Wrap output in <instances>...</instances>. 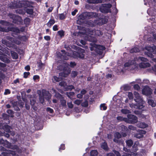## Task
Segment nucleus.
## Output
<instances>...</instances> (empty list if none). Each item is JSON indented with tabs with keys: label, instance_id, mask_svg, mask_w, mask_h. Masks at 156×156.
I'll return each mask as SVG.
<instances>
[{
	"label": "nucleus",
	"instance_id": "f257e3e1",
	"mask_svg": "<svg viewBox=\"0 0 156 156\" xmlns=\"http://www.w3.org/2000/svg\"><path fill=\"white\" fill-rule=\"evenodd\" d=\"M144 62H146L148 61V59L144 57H140L134 58L133 60H129L127 62L125 63L124 65V68L123 69H119V67L118 68V72H123L124 70L127 69L126 68L132 67L133 69H137L138 66V62H140V61Z\"/></svg>",
	"mask_w": 156,
	"mask_h": 156
},
{
	"label": "nucleus",
	"instance_id": "f03ea898",
	"mask_svg": "<svg viewBox=\"0 0 156 156\" xmlns=\"http://www.w3.org/2000/svg\"><path fill=\"white\" fill-rule=\"evenodd\" d=\"M102 34V33L99 30L88 29L86 32L83 34L82 37L85 40L94 42L96 41L95 36H100Z\"/></svg>",
	"mask_w": 156,
	"mask_h": 156
},
{
	"label": "nucleus",
	"instance_id": "7ed1b4c3",
	"mask_svg": "<svg viewBox=\"0 0 156 156\" xmlns=\"http://www.w3.org/2000/svg\"><path fill=\"white\" fill-rule=\"evenodd\" d=\"M78 52L74 51L70 52V55H69V53H65V51L64 50L61 51L63 54L60 57L61 59L64 60H67L69 59V56L75 58H82L84 57V53L85 52L84 50L82 48H79L78 49Z\"/></svg>",
	"mask_w": 156,
	"mask_h": 156
},
{
	"label": "nucleus",
	"instance_id": "20e7f679",
	"mask_svg": "<svg viewBox=\"0 0 156 156\" xmlns=\"http://www.w3.org/2000/svg\"><path fill=\"white\" fill-rule=\"evenodd\" d=\"M29 2L26 0H21L19 2H17L13 4L12 6H9L12 8H15L23 7V10L22 11L18 12H17L20 14H23L24 11H26L27 13L30 14H32L33 13V10L32 9H26V8L29 6Z\"/></svg>",
	"mask_w": 156,
	"mask_h": 156
},
{
	"label": "nucleus",
	"instance_id": "39448f33",
	"mask_svg": "<svg viewBox=\"0 0 156 156\" xmlns=\"http://www.w3.org/2000/svg\"><path fill=\"white\" fill-rule=\"evenodd\" d=\"M69 65L68 64L65 62L62 66H60L58 67V69L60 70H63V72L59 73V76H61L59 78L56 76H54L52 80L53 82H58L62 79H63V77H65L69 75L70 72V70L69 68Z\"/></svg>",
	"mask_w": 156,
	"mask_h": 156
},
{
	"label": "nucleus",
	"instance_id": "423d86ee",
	"mask_svg": "<svg viewBox=\"0 0 156 156\" xmlns=\"http://www.w3.org/2000/svg\"><path fill=\"white\" fill-rule=\"evenodd\" d=\"M134 94L135 98L134 101L136 102V104H130V106L131 108H134L137 109H140L143 108V101L141 97L139 94L136 92H134Z\"/></svg>",
	"mask_w": 156,
	"mask_h": 156
},
{
	"label": "nucleus",
	"instance_id": "0eeeda50",
	"mask_svg": "<svg viewBox=\"0 0 156 156\" xmlns=\"http://www.w3.org/2000/svg\"><path fill=\"white\" fill-rule=\"evenodd\" d=\"M144 50L147 51H144L145 54L151 58L152 62H156V58H154V55L152 54V53L156 54V46L151 47L149 45H147L145 47Z\"/></svg>",
	"mask_w": 156,
	"mask_h": 156
},
{
	"label": "nucleus",
	"instance_id": "6e6552de",
	"mask_svg": "<svg viewBox=\"0 0 156 156\" xmlns=\"http://www.w3.org/2000/svg\"><path fill=\"white\" fill-rule=\"evenodd\" d=\"M0 23L2 26H6V27L5 28L3 27L0 26V31L8 32V31H13L16 33H19L20 32V30L16 27H9L8 26L9 25V23L6 21L1 20L0 21Z\"/></svg>",
	"mask_w": 156,
	"mask_h": 156
},
{
	"label": "nucleus",
	"instance_id": "1a4fd4ad",
	"mask_svg": "<svg viewBox=\"0 0 156 156\" xmlns=\"http://www.w3.org/2000/svg\"><path fill=\"white\" fill-rule=\"evenodd\" d=\"M8 40H2V43L5 45L9 47H14V44L12 43H11L9 42L10 41L12 43H14L17 44H20V41L18 40H16V39L13 37H10L9 39H8Z\"/></svg>",
	"mask_w": 156,
	"mask_h": 156
},
{
	"label": "nucleus",
	"instance_id": "9d476101",
	"mask_svg": "<svg viewBox=\"0 0 156 156\" xmlns=\"http://www.w3.org/2000/svg\"><path fill=\"white\" fill-rule=\"evenodd\" d=\"M93 14L92 12H85L80 15L78 17V20L77 23H78L79 22H80L81 23H83L84 22V20L87 18L89 17Z\"/></svg>",
	"mask_w": 156,
	"mask_h": 156
},
{
	"label": "nucleus",
	"instance_id": "9b49d317",
	"mask_svg": "<svg viewBox=\"0 0 156 156\" xmlns=\"http://www.w3.org/2000/svg\"><path fill=\"white\" fill-rule=\"evenodd\" d=\"M42 93L43 96L40 95L39 99L41 103L43 104L44 101V98L47 100H49L51 98V95L50 93L44 90H42Z\"/></svg>",
	"mask_w": 156,
	"mask_h": 156
},
{
	"label": "nucleus",
	"instance_id": "f8f14e48",
	"mask_svg": "<svg viewBox=\"0 0 156 156\" xmlns=\"http://www.w3.org/2000/svg\"><path fill=\"white\" fill-rule=\"evenodd\" d=\"M53 90V92L55 93V97H56L57 98L60 99V106L65 108L66 107V101L63 98L61 94L58 93H56L55 90Z\"/></svg>",
	"mask_w": 156,
	"mask_h": 156
},
{
	"label": "nucleus",
	"instance_id": "ddd939ff",
	"mask_svg": "<svg viewBox=\"0 0 156 156\" xmlns=\"http://www.w3.org/2000/svg\"><path fill=\"white\" fill-rule=\"evenodd\" d=\"M0 143L4 144V145L5 147L14 150H16L18 149V147L17 146L15 145H12L11 143H9L6 140L4 141L3 139H1L0 140Z\"/></svg>",
	"mask_w": 156,
	"mask_h": 156
},
{
	"label": "nucleus",
	"instance_id": "4468645a",
	"mask_svg": "<svg viewBox=\"0 0 156 156\" xmlns=\"http://www.w3.org/2000/svg\"><path fill=\"white\" fill-rule=\"evenodd\" d=\"M0 156H18L15 151L11 150H6L2 153Z\"/></svg>",
	"mask_w": 156,
	"mask_h": 156
},
{
	"label": "nucleus",
	"instance_id": "2eb2a0df",
	"mask_svg": "<svg viewBox=\"0 0 156 156\" xmlns=\"http://www.w3.org/2000/svg\"><path fill=\"white\" fill-rule=\"evenodd\" d=\"M112 5L110 4H104L100 8V10L101 12L104 13H108L110 12V8Z\"/></svg>",
	"mask_w": 156,
	"mask_h": 156
},
{
	"label": "nucleus",
	"instance_id": "dca6fc26",
	"mask_svg": "<svg viewBox=\"0 0 156 156\" xmlns=\"http://www.w3.org/2000/svg\"><path fill=\"white\" fill-rule=\"evenodd\" d=\"M152 93V90L147 86H144L142 90L143 94L146 96L150 95Z\"/></svg>",
	"mask_w": 156,
	"mask_h": 156
},
{
	"label": "nucleus",
	"instance_id": "f3484780",
	"mask_svg": "<svg viewBox=\"0 0 156 156\" xmlns=\"http://www.w3.org/2000/svg\"><path fill=\"white\" fill-rule=\"evenodd\" d=\"M90 44L91 46V47H90V50L91 51L93 50L97 51V49H98L101 50H104L105 49V47L103 46H101L99 45H96L94 43H91Z\"/></svg>",
	"mask_w": 156,
	"mask_h": 156
},
{
	"label": "nucleus",
	"instance_id": "a211bd4d",
	"mask_svg": "<svg viewBox=\"0 0 156 156\" xmlns=\"http://www.w3.org/2000/svg\"><path fill=\"white\" fill-rule=\"evenodd\" d=\"M128 119H127V121L128 122H130L131 123H135L137 121V117L134 115L129 114L127 115Z\"/></svg>",
	"mask_w": 156,
	"mask_h": 156
},
{
	"label": "nucleus",
	"instance_id": "6ab92c4d",
	"mask_svg": "<svg viewBox=\"0 0 156 156\" xmlns=\"http://www.w3.org/2000/svg\"><path fill=\"white\" fill-rule=\"evenodd\" d=\"M59 85L61 86H63L65 87V89L66 90H71L74 88V87L72 85L66 86V84L65 82L62 81L59 83Z\"/></svg>",
	"mask_w": 156,
	"mask_h": 156
},
{
	"label": "nucleus",
	"instance_id": "aec40b11",
	"mask_svg": "<svg viewBox=\"0 0 156 156\" xmlns=\"http://www.w3.org/2000/svg\"><path fill=\"white\" fill-rule=\"evenodd\" d=\"M146 133V132L143 130H140L138 133L134 135V136L138 138H140L143 136Z\"/></svg>",
	"mask_w": 156,
	"mask_h": 156
},
{
	"label": "nucleus",
	"instance_id": "412c9836",
	"mask_svg": "<svg viewBox=\"0 0 156 156\" xmlns=\"http://www.w3.org/2000/svg\"><path fill=\"white\" fill-rule=\"evenodd\" d=\"M151 65L149 62H142L139 64V66L141 68H146L150 67Z\"/></svg>",
	"mask_w": 156,
	"mask_h": 156
},
{
	"label": "nucleus",
	"instance_id": "4be33fe9",
	"mask_svg": "<svg viewBox=\"0 0 156 156\" xmlns=\"http://www.w3.org/2000/svg\"><path fill=\"white\" fill-rule=\"evenodd\" d=\"M124 150L125 152L124 153V154L122 156H132V155H136V154L134 153H131V154H130V152L128 151L127 149L124 148Z\"/></svg>",
	"mask_w": 156,
	"mask_h": 156
},
{
	"label": "nucleus",
	"instance_id": "5701e85b",
	"mask_svg": "<svg viewBox=\"0 0 156 156\" xmlns=\"http://www.w3.org/2000/svg\"><path fill=\"white\" fill-rule=\"evenodd\" d=\"M122 136L119 133L116 132L114 134L115 138L114 139V141L115 142L118 143V140L117 139H119L121 138Z\"/></svg>",
	"mask_w": 156,
	"mask_h": 156
},
{
	"label": "nucleus",
	"instance_id": "b1692460",
	"mask_svg": "<svg viewBox=\"0 0 156 156\" xmlns=\"http://www.w3.org/2000/svg\"><path fill=\"white\" fill-rule=\"evenodd\" d=\"M102 0H87V2L90 3H101Z\"/></svg>",
	"mask_w": 156,
	"mask_h": 156
},
{
	"label": "nucleus",
	"instance_id": "393cba45",
	"mask_svg": "<svg viewBox=\"0 0 156 156\" xmlns=\"http://www.w3.org/2000/svg\"><path fill=\"white\" fill-rule=\"evenodd\" d=\"M147 71L151 73H154L156 74V64L154 65L152 68L147 69Z\"/></svg>",
	"mask_w": 156,
	"mask_h": 156
},
{
	"label": "nucleus",
	"instance_id": "a878e982",
	"mask_svg": "<svg viewBox=\"0 0 156 156\" xmlns=\"http://www.w3.org/2000/svg\"><path fill=\"white\" fill-rule=\"evenodd\" d=\"M137 126L141 128H145L147 127V125L144 122H140L137 124Z\"/></svg>",
	"mask_w": 156,
	"mask_h": 156
},
{
	"label": "nucleus",
	"instance_id": "bb28decb",
	"mask_svg": "<svg viewBox=\"0 0 156 156\" xmlns=\"http://www.w3.org/2000/svg\"><path fill=\"white\" fill-rule=\"evenodd\" d=\"M148 102L149 104L152 107H154L156 105V104L154 101L151 99H149L148 100Z\"/></svg>",
	"mask_w": 156,
	"mask_h": 156
},
{
	"label": "nucleus",
	"instance_id": "cd10ccee",
	"mask_svg": "<svg viewBox=\"0 0 156 156\" xmlns=\"http://www.w3.org/2000/svg\"><path fill=\"white\" fill-rule=\"evenodd\" d=\"M12 17L13 20L20 22H21L22 21V19L21 17L17 15H13L12 16Z\"/></svg>",
	"mask_w": 156,
	"mask_h": 156
},
{
	"label": "nucleus",
	"instance_id": "c85d7f7f",
	"mask_svg": "<svg viewBox=\"0 0 156 156\" xmlns=\"http://www.w3.org/2000/svg\"><path fill=\"white\" fill-rule=\"evenodd\" d=\"M11 53L13 59H16L18 58V55L17 53L12 51H11Z\"/></svg>",
	"mask_w": 156,
	"mask_h": 156
},
{
	"label": "nucleus",
	"instance_id": "c756f323",
	"mask_svg": "<svg viewBox=\"0 0 156 156\" xmlns=\"http://www.w3.org/2000/svg\"><path fill=\"white\" fill-rule=\"evenodd\" d=\"M0 59L5 62L8 63L9 62V60L4 56H0Z\"/></svg>",
	"mask_w": 156,
	"mask_h": 156
},
{
	"label": "nucleus",
	"instance_id": "7c9ffc66",
	"mask_svg": "<svg viewBox=\"0 0 156 156\" xmlns=\"http://www.w3.org/2000/svg\"><path fill=\"white\" fill-rule=\"evenodd\" d=\"M101 147L102 148L105 150H107L108 149V147L106 142H104L101 144Z\"/></svg>",
	"mask_w": 156,
	"mask_h": 156
},
{
	"label": "nucleus",
	"instance_id": "2f4dec72",
	"mask_svg": "<svg viewBox=\"0 0 156 156\" xmlns=\"http://www.w3.org/2000/svg\"><path fill=\"white\" fill-rule=\"evenodd\" d=\"M4 129L5 131L8 133H9L11 132V127L9 126L6 125L4 128Z\"/></svg>",
	"mask_w": 156,
	"mask_h": 156
},
{
	"label": "nucleus",
	"instance_id": "473e14b6",
	"mask_svg": "<svg viewBox=\"0 0 156 156\" xmlns=\"http://www.w3.org/2000/svg\"><path fill=\"white\" fill-rule=\"evenodd\" d=\"M98 154V152L95 150H92L90 152V155L92 156H96Z\"/></svg>",
	"mask_w": 156,
	"mask_h": 156
},
{
	"label": "nucleus",
	"instance_id": "72a5a7b5",
	"mask_svg": "<svg viewBox=\"0 0 156 156\" xmlns=\"http://www.w3.org/2000/svg\"><path fill=\"white\" fill-rule=\"evenodd\" d=\"M55 23V21L53 20H51L49 21L47 23V25L48 26L50 27L52 25H53Z\"/></svg>",
	"mask_w": 156,
	"mask_h": 156
},
{
	"label": "nucleus",
	"instance_id": "f704fd0d",
	"mask_svg": "<svg viewBox=\"0 0 156 156\" xmlns=\"http://www.w3.org/2000/svg\"><path fill=\"white\" fill-rule=\"evenodd\" d=\"M139 51V49L135 47L132 49L130 50V52L131 53H133V52H138Z\"/></svg>",
	"mask_w": 156,
	"mask_h": 156
},
{
	"label": "nucleus",
	"instance_id": "c9c22d12",
	"mask_svg": "<svg viewBox=\"0 0 156 156\" xmlns=\"http://www.w3.org/2000/svg\"><path fill=\"white\" fill-rule=\"evenodd\" d=\"M100 109L101 110H105L107 108V107L105 105V104L104 103L101 104L100 105Z\"/></svg>",
	"mask_w": 156,
	"mask_h": 156
},
{
	"label": "nucleus",
	"instance_id": "e433bc0d",
	"mask_svg": "<svg viewBox=\"0 0 156 156\" xmlns=\"http://www.w3.org/2000/svg\"><path fill=\"white\" fill-rule=\"evenodd\" d=\"M59 18L61 20L65 19L66 17V15L63 13L59 14L58 15Z\"/></svg>",
	"mask_w": 156,
	"mask_h": 156
},
{
	"label": "nucleus",
	"instance_id": "4c0bfd02",
	"mask_svg": "<svg viewBox=\"0 0 156 156\" xmlns=\"http://www.w3.org/2000/svg\"><path fill=\"white\" fill-rule=\"evenodd\" d=\"M68 97L69 98L71 99L72 100V98H71V96H73L74 95V93L73 92H67L66 94Z\"/></svg>",
	"mask_w": 156,
	"mask_h": 156
},
{
	"label": "nucleus",
	"instance_id": "58836bf2",
	"mask_svg": "<svg viewBox=\"0 0 156 156\" xmlns=\"http://www.w3.org/2000/svg\"><path fill=\"white\" fill-rule=\"evenodd\" d=\"M121 112L124 114H128L131 112L130 111L126 109H122Z\"/></svg>",
	"mask_w": 156,
	"mask_h": 156
},
{
	"label": "nucleus",
	"instance_id": "ea45409f",
	"mask_svg": "<svg viewBox=\"0 0 156 156\" xmlns=\"http://www.w3.org/2000/svg\"><path fill=\"white\" fill-rule=\"evenodd\" d=\"M135 83H136L139 84H142L143 80H141L140 79H137L136 80V81L132 82L130 83L131 84H134Z\"/></svg>",
	"mask_w": 156,
	"mask_h": 156
},
{
	"label": "nucleus",
	"instance_id": "a19ab883",
	"mask_svg": "<svg viewBox=\"0 0 156 156\" xmlns=\"http://www.w3.org/2000/svg\"><path fill=\"white\" fill-rule=\"evenodd\" d=\"M126 143L129 147H130L133 145V142L131 140H129L126 141Z\"/></svg>",
	"mask_w": 156,
	"mask_h": 156
},
{
	"label": "nucleus",
	"instance_id": "79ce46f5",
	"mask_svg": "<svg viewBox=\"0 0 156 156\" xmlns=\"http://www.w3.org/2000/svg\"><path fill=\"white\" fill-rule=\"evenodd\" d=\"M82 101L81 100L79 99H77L75 100L74 101L73 103L74 104L78 105H80Z\"/></svg>",
	"mask_w": 156,
	"mask_h": 156
},
{
	"label": "nucleus",
	"instance_id": "37998d69",
	"mask_svg": "<svg viewBox=\"0 0 156 156\" xmlns=\"http://www.w3.org/2000/svg\"><path fill=\"white\" fill-rule=\"evenodd\" d=\"M67 104L69 108H72L73 107V105L72 102H68Z\"/></svg>",
	"mask_w": 156,
	"mask_h": 156
},
{
	"label": "nucleus",
	"instance_id": "c03bdc74",
	"mask_svg": "<svg viewBox=\"0 0 156 156\" xmlns=\"http://www.w3.org/2000/svg\"><path fill=\"white\" fill-rule=\"evenodd\" d=\"M30 104L32 105H34L36 102L35 98H31L30 99Z\"/></svg>",
	"mask_w": 156,
	"mask_h": 156
},
{
	"label": "nucleus",
	"instance_id": "a18cd8bd",
	"mask_svg": "<svg viewBox=\"0 0 156 156\" xmlns=\"http://www.w3.org/2000/svg\"><path fill=\"white\" fill-rule=\"evenodd\" d=\"M117 119L118 120H124L125 122H128L127 121V118H123L122 117L119 116L117 117Z\"/></svg>",
	"mask_w": 156,
	"mask_h": 156
},
{
	"label": "nucleus",
	"instance_id": "49530a36",
	"mask_svg": "<svg viewBox=\"0 0 156 156\" xmlns=\"http://www.w3.org/2000/svg\"><path fill=\"white\" fill-rule=\"evenodd\" d=\"M128 96L130 99H132L133 98V94L131 92H128Z\"/></svg>",
	"mask_w": 156,
	"mask_h": 156
},
{
	"label": "nucleus",
	"instance_id": "de8ad7c7",
	"mask_svg": "<svg viewBox=\"0 0 156 156\" xmlns=\"http://www.w3.org/2000/svg\"><path fill=\"white\" fill-rule=\"evenodd\" d=\"M87 23L89 26L90 27L94 26L95 25V23L91 21L87 22Z\"/></svg>",
	"mask_w": 156,
	"mask_h": 156
},
{
	"label": "nucleus",
	"instance_id": "09e8293b",
	"mask_svg": "<svg viewBox=\"0 0 156 156\" xmlns=\"http://www.w3.org/2000/svg\"><path fill=\"white\" fill-rule=\"evenodd\" d=\"M30 19L29 18H26L24 20V22L26 24H28L30 22Z\"/></svg>",
	"mask_w": 156,
	"mask_h": 156
},
{
	"label": "nucleus",
	"instance_id": "8fccbe9b",
	"mask_svg": "<svg viewBox=\"0 0 156 156\" xmlns=\"http://www.w3.org/2000/svg\"><path fill=\"white\" fill-rule=\"evenodd\" d=\"M150 83L149 80L147 79H144L143 80V83L149 84Z\"/></svg>",
	"mask_w": 156,
	"mask_h": 156
},
{
	"label": "nucleus",
	"instance_id": "3c124183",
	"mask_svg": "<svg viewBox=\"0 0 156 156\" xmlns=\"http://www.w3.org/2000/svg\"><path fill=\"white\" fill-rule=\"evenodd\" d=\"M81 105L83 107H86L88 105L87 101H85L84 102L82 103Z\"/></svg>",
	"mask_w": 156,
	"mask_h": 156
},
{
	"label": "nucleus",
	"instance_id": "603ef678",
	"mask_svg": "<svg viewBox=\"0 0 156 156\" xmlns=\"http://www.w3.org/2000/svg\"><path fill=\"white\" fill-rule=\"evenodd\" d=\"M47 112H49L50 113H52L53 112V110L50 108L48 107L46 109Z\"/></svg>",
	"mask_w": 156,
	"mask_h": 156
},
{
	"label": "nucleus",
	"instance_id": "864d4df0",
	"mask_svg": "<svg viewBox=\"0 0 156 156\" xmlns=\"http://www.w3.org/2000/svg\"><path fill=\"white\" fill-rule=\"evenodd\" d=\"M58 33L61 37L64 36V32L63 31H58Z\"/></svg>",
	"mask_w": 156,
	"mask_h": 156
},
{
	"label": "nucleus",
	"instance_id": "5fc2aeb1",
	"mask_svg": "<svg viewBox=\"0 0 156 156\" xmlns=\"http://www.w3.org/2000/svg\"><path fill=\"white\" fill-rule=\"evenodd\" d=\"M135 89L138 90L139 89L140 87L138 84H135L133 86Z\"/></svg>",
	"mask_w": 156,
	"mask_h": 156
},
{
	"label": "nucleus",
	"instance_id": "6e6d98bb",
	"mask_svg": "<svg viewBox=\"0 0 156 156\" xmlns=\"http://www.w3.org/2000/svg\"><path fill=\"white\" fill-rule=\"evenodd\" d=\"M10 93V90L8 89H6L5 90V91L4 92V94L5 95H7V94H9Z\"/></svg>",
	"mask_w": 156,
	"mask_h": 156
},
{
	"label": "nucleus",
	"instance_id": "4d7b16f0",
	"mask_svg": "<svg viewBox=\"0 0 156 156\" xmlns=\"http://www.w3.org/2000/svg\"><path fill=\"white\" fill-rule=\"evenodd\" d=\"M30 74V73L29 72H25L24 73L23 75H24V77L25 78H27L28 76Z\"/></svg>",
	"mask_w": 156,
	"mask_h": 156
},
{
	"label": "nucleus",
	"instance_id": "13d9d810",
	"mask_svg": "<svg viewBox=\"0 0 156 156\" xmlns=\"http://www.w3.org/2000/svg\"><path fill=\"white\" fill-rule=\"evenodd\" d=\"M77 73L76 71H73L71 73V76L73 77H75L77 76Z\"/></svg>",
	"mask_w": 156,
	"mask_h": 156
},
{
	"label": "nucleus",
	"instance_id": "bf43d9fd",
	"mask_svg": "<svg viewBox=\"0 0 156 156\" xmlns=\"http://www.w3.org/2000/svg\"><path fill=\"white\" fill-rule=\"evenodd\" d=\"M113 152L116 155V156H121V154L119 152L114 150L113 151Z\"/></svg>",
	"mask_w": 156,
	"mask_h": 156
},
{
	"label": "nucleus",
	"instance_id": "052dcab7",
	"mask_svg": "<svg viewBox=\"0 0 156 156\" xmlns=\"http://www.w3.org/2000/svg\"><path fill=\"white\" fill-rule=\"evenodd\" d=\"M129 128L130 130H135L136 129L135 127L131 125H130L129 126Z\"/></svg>",
	"mask_w": 156,
	"mask_h": 156
},
{
	"label": "nucleus",
	"instance_id": "680f3d73",
	"mask_svg": "<svg viewBox=\"0 0 156 156\" xmlns=\"http://www.w3.org/2000/svg\"><path fill=\"white\" fill-rule=\"evenodd\" d=\"M65 149V145L63 144H61L60 147L59 148V151L62 150H63Z\"/></svg>",
	"mask_w": 156,
	"mask_h": 156
},
{
	"label": "nucleus",
	"instance_id": "e2e57ef3",
	"mask_svg": "<svg viewBox=\"0 0 156 156\" xmlns=\"http://www.w3.org/2000/svg\"><path fill=\"white\" fill-rule=\"evenodd\" d=\"M44 38L47 41L50 40L51 39L50 37L48 36H44Z\"/></svg>",
	"mask_w": 156,
	"mask_h": 156
},
{
	"label": "nucleus",
	"instance_id": "0e129e2a",
	"mask_svg": "<svg viewBox=\"0 0 156 156\" xmlns=\"http://www.w3.org/2000/svg\"><path fill=\"white\" fill-rule=\"evenodd\" d=\"M53 30L54 31H56L58 30V26L57 25H55L53 27Z\"/></svg>",
	"mask_w": 156,
	"mask_h": 156
},
{
	"label": "nucleus",
	"instance_id": "69168bd1",
	"mask_svg": "<svg viewBox=\"0 0 156 156\" xmlns=\"http://www.w3.org/2000/svg\"><path fill=\"white\" fill-rule=\"evenodd\" d=\"M78 10H77L76 9H75L74 11L72 12V14L73 16H74L76 14V13L77 12Z\"/></svg>",
	"mask_w": 156,
	"mask_h": 156
},
{
	"label": "nucleus",
	"instance_id": "338daca9",
	"mask_svg": "<svg viewBox=\"0 0 156 156\" xmlns=\"http://www.w3.org/2000/svg\"><path fill=\"white\" fill-rule=\"evenodd\" d=\"M83 95L80 93L77 94V97L78 98H81L83 97Z\"/></svg>",
	"mask_w": 156,
	"mask_h": 156
},
{
	"label": "nucleus",
	"instance_id": "774afa93",
	"mask_svg": "<svg viewBox=\"0 0 156 156\" xmlns=\"http://www.w3.org/2000/svg\"><path fill=\"white\" fill-rule=\"evenodd\" d=\"M76 65V64L74 62H71L70 63V66L71 67H73Z\"/></svg>",
	"mask_w": 156,
	"mask_h": 156
}]
</instances>
